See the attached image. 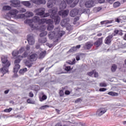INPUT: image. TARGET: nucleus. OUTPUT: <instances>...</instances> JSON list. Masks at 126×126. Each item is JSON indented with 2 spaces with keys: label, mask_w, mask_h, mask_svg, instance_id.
<instances>
[{
  "label": "nucleus",
  "mask_w": 126,
  "mask_h": 126,
  "mask_svg": "<svg viewBox=\"0 0 126 126\" xmlns=\"http://www.w3.org/2000/svg\"><path fill=\"white\" fill-rule=\"evenodd\" d=\"M64 35H65V32L61 30V27L59 26L55 28L54 31L50 32L48 37L50 40H55L54 42L58 43Z\"/></svg>",
  "instance_id": "f257e3e1"
},
{
  "label": "nucleus",
  "mask_w": 126,
  "mask_h": 126,
  "mask_svg": "<svg viewBox=\"0 0 126 126\" xmlns=\"http://www.w3.org/2000/svg\"><path fill=\"white\" fill-rule=\"evenodd\" d=\"M42 19H40V18L38 16H35L32 19L26 20L25 21V23L26 24H29V25L31 27L32 30H37L39 29V26L37 24H34L33 23H38L40 25L42 24Z\"/></svg>",
  "instance_id": "f03ea898"
},
{
  "label": "nucleus",
  "mask_w": 126,
  "mask_h": 126,
  "mask_svg": "<svg viewBox=\"0 0 126 126\" xmlns=\"http://www.w3.org/2000/svg\"><path fill=\"white\" fill-rule=\"evenodd\" d=\"M123 34L124 33H123V31L122 30H118L115 29L112 34L109 35L105 38L104 43L107 45H109V44H111V42H112L113 37L117 36V35H119V36H123Z\"/></svg>",
  "instance_id": "7ed1b4c3"
},
{
  "label": "nucleus",
  "mask_w": 126,
  "mask_h": 126,
  "mask_svg": "<svg viewBox=\"0 0 126 126\" xmlns=\"http://www.w3.org/2000/svg\"><path fill=\"white\" fill-rule=\"evenodd\" d=\"M49 13H51L50 17L52 19H54L56 25L59 24L61 22V17H60L59 15L57 13L58 12V8L55 7L49 10Z\"/></svg>",
  "instance_id": "20e7f679"
},
{
  "label": "nucleus",
  "mask_w": 126,
  "mask_h": 126,
  "mask_svg": "<svg viewBox=\"0 0 126 126\" xmlns=\"http://www.w3.org/2000/svg\"><path fill=\"white\" fill-rule=\"evenodd\" d=\"M28 56V52H25L22 55H19L17 56V59H16L14 61V64H19L20 63V62H21V60H23V59H25V58H27Z\"/></svg>",
  "instance_id": "39448f33"
},
{
  "label": "nucleus",
  "mask_w": 126,
  "mask_h": 126,
  "mask_svg": "<svg viewBox=\"0 0 126 126\" xmlns=\"http://www.w3.org/2000/svg\"><path fill=\"white\" fill-rule=\"evenodd\" d=\"M1 62L3 64V66L9 67L10 66V62L8 61V60H7V57L6 56H2L1 58Z\"/></svg>",
  "instance_id": "423d86ee"
},
{
  "label": "nucleus",
  "mask_w": 126,
  "mask_h": 126,
  "mask_svg": "<svg viewBox=\"0 0 126 126\" xmlns=\"http://www.w3.org/2000/svg\"><path fill=\"white\" fill-rule=\"evenodd\" d=\"M45 10L46 9L44 8H40L35 9L34 11V12L36 13V15H38L39 16H41V17H43Z\"/></svg>",
  "instance_id": "0eeeda50"
},
{
  "label": "nucleus",
  "mask_w": 126,
  "mask_h": 126,
  "mask_svg": "<svg viewBox=\"0 0 126 126\" xmlns=\"http://www.w3.org/2000/svg\"><path fill=\"white\" fill-rule=\"evenodd\" d=\"M28 60L30 61V62H35L37 61L38 55H37L35 53L32 54L28 56Z\"/></svg>",
  "instance_id": "6e6552de"
},
{
  "label": "nucleus",
  "mask_w": 126,
  "mask_h": 126,
  "mask_svg": "<svg viewBox=\"0 0 126 126\" xmlns=\"http://www.w3.org/2000/svg\"><path fill=\"white\" fill-rule=\"evenodd\" d=\"M79 13V10L77 8H74L70 11L69 15L71 17H75L77 15H78Z\"/></svg>",
  "instance_id": "1a4fd4ad"
},
{
  "label": "nucleus",
  "mask_w": 126,
  "mask_h": 126,
  "mask_svg": "<svg viewBox=\"0 0 126 126\" xmlns=\"http://www.w3.org/2000/svg\"><path fill=\"white\" fill-rule=\"evenodd\" d=\"M10 6L12 7H19L20 6V2L16 0H11Z\"/></svg>",
  "instance_id": "9d476101"
},
{
  "label": "nucleus",
  "mask_w": 126,
  "mask_h": 126,
  "mask_svg": "<svg viewBox=\"0 0 126 126\" xmlns=\"http://www.w3.org/2000/svg\"><path fill=\"white\" fill-rule=\"evenodd\" d=\"M73 0H74V2L70 5V7H74L78 3L79 0H65V1L68 4H70V3H72Z\"/></svg>",
  "instance_id": "9b49d317"
},
{
  "label": "nucleus",
  "mask_w": 126,
  "mask_h": 126,
  "mask_svg": "<svg viewBox=\"0 0 126 126\" xmlns=\"http://www.w3.org/2000/svg\"><path fill=\"white\" fill-rule=\"evenodd\" d=\"M106 112H107V109L104 108H100L97 110L96 115L98 116V117H100L102 115H104Z\"/></svg>",
  "instance_id": "f8f14e48"
},
{
  "label": "nucleus",
  "mask_w": 126,
  "mask_h": 126,
  "mask_svg": "<svg viewBox=\"0 0 126 126\" xmlns=\"http://www.w3.org/2000/svg\"><path fill=\"white\" fill-rule=\"evenodd\" d=\"M31 1L35 4L40 5V4H46V0H31Z\"/></svg>",
  "instance_id": "ddd939ff"
},
{
  "label": "nucleus",
  "mask_w": 126,
  "mask_h": 126,
  "mask_svg": "<svg viewBox=\"0 0 126 126\" xmlns=\"http://www.w3.org/2000/svg\"><path fill=\"white\" fill-rule=\"evenodd\" d=\"M28 42L29 45L32 46L35 44V39H34V37L30 35H28Z\"/></svg>",
  "instance_id": "4468645a"
},
{
  "label": "nucleus",
  "mask_w": 126,
  "mask_h": 126,
  "mask_svg": "<svg viewBox=\"0 0 126 126\" xmlns=\"http://www.w3.org/2000/svg\"><path fill=\"white\" fill-rule=\"evenodd\" d=\"M102 43H103V37H101L100 38H99L98 40L96 41L94 43V45L96 47L98 48V47H100L101 45H102Z\"/></svg>",
  "instance_id": "2eb2a0df"
},
{
  "label": "nucleus",
  "mask_w": 126,
  "mask_h": 126,
  "mask_svg": "<svg viewBox=\"0 0 126 126\" xmlns=\"http://www.w3.org/2000/svg\"><path fill=\"white\" fill-rule=\"evenodd\" d=\"M68 13H69V10H68L59 11V15H61L62 17H65L67 16V15H68Z\"/></svg>",
  "instance_id": "dca6fc26"
},
{
  "label": "nucleus",
  "mask_w": 126,
  "mask_h": 126,
  "mask_svg": "<svg viewBox=\"0 0 126 126\" xmlns=\"http://www.w3.org/2000/svg\"><path fill=\"white\" fill-rule=\"evenodd\" d=\"M85 5L86 7H87L88 8L93 7V6H94V1H93V0L86 1L85 3Z\"/></svg>",
  "instance_id": "f3484780"
},
{
  "label": "nucleus",
  "mask_w": 126,
  "mask_h": 126,
  "mask_svg": "<svg viewBox=\"0 0 126 126\" xmlns=\"http://www.w3.org/2000/svg\"><path fill=\"white\" fill-rule=\"evenodd\" d=\"M0 72L3 74L1 76H3L5 73H7L8 72V67L3 66V67L0 68Z\"/></svg>",
  "instance_id": "a211bd4d"
},
{
  "label": "nucleus",
  "mask_w": 126,
  "mask_h": 126,
  "mask_svg": "<svg viewBox=\"0 0 126 126\" xmlns=\"http://www.w3.org/2000/svg\"><path fill=\"white\" fill-rule=\"evenodd\" d=\"M40 21L42 22V24H44V23H46V24H53L54 23V22L52 21L51 19H41V20Z\"/></svg>",
  "instance_id": "6ab92c4d"
},
{
  "label": "nucleus",
  "mask_w": 126,
  "mask_h": 126,
  "mask_svg": "<svg viewBox=\"0 0 126 126\" xmlns=\"http://www.w3.org/2000/svg\"><path fill=\"white\" fill-rule=\"evenodd\" d=\"M93 46V42L91 41H89L87 42L85 44V48L87 50H90L91 47Z\"/></svg>",
  "instance_id": "aec40b11"
},
{
  "label": "nucleus",
  "mask_w": 126,
  "mask_h": 126,
  "mask_svg": "<svg viewBox=\"0 0 126 126\" xmlns=\"http://www.w3.org/2000/svg\"><path fill=\"white\" fill-rule=\"evenodd\" d=\"M18 12H19L18 10L15 9H13L11 10L9 12V14H10V15H16V14H17Z\"/></svg>",
  "instance_id": "412c9836"
},
{
  "label": "nucleus",
  "mask_w": 126,
  "mask_h": 126,
  "mask_svg": "<svg viewBox=\"0 0 126 126\" xmlns=\"http://www.w3.org/2000/svg\"><path fill=\"white\" fill-rule=\"evenodd\" d=\"M114 22V20H105V21H103L100 22V24L101 25H104V24H110L111 23H113Z\"/></svg>",
  "instance_id": "4be33fe9"
},
{
  "label": "nucleus",
  "mask_w": 126,
  "mask_h": 126,
  "mask_svg": "<svg viewBox=\"0 0 126 126\" xmlns=\"http://www.w3.org/2000/svg\"><path fill=\"white\" fill-rule=\"evenodd\" d=\"M67 19H63L61 21V25L62 27H64V26H66L67 25Z\"/></svg>",
  "instance_id": "5701e85b"
},
{
  "label": "nucleus",
  "mask_w": 126,
  "mask_h": 126,
  "mask_svg": "<svg viewBox=\"0 0 126 126\" xmlns=\"http://www.w3.org/2000/svg\"><path fill=\"white\" fill-rule=\"evenodd\" d=\"M22 4L27 7H31V3L29 1H24L22 2Z\"/></svg>",
  "instance_id": "b1692460"
},
{
  "label": "nucleus",
  "mask_w": 126,
  "mask_h": 126,
  "mask_svg": "<svg viewBox=\"0 0 126 126\" xmlns=\"http://www.w3.org/2000/svg\"><path fill=\"white\" fill-rule=\"evenodd\" d=\"M20 68V65L19 64H15V66L14 67V72L15 73L18 71Z\"/></svg>",
  "instance_id": "393cba45"
},
{
  "label": "nucleus",
  "mask_w": 126,
  "mask_h": 126,
  "mask_svg": "<svg viewBox=\"0 0 126 126\" xmlns=\"http://www.w3.org/2000/svg\"><path fill=\"white\" fill-rule=\"evenodd\" d=\"M54 27H55L54 26V25H53V24H49L47 27V30L48 31H52V30H53Z\"/></svg>",
  "instance_id": "a878e982"
},
{
  "label": "nucleus",
  "mask_w": 126,
  "mask_h": 126,
  "mask_svg": "<svg viewBox=\"0 0 126 126\" xmlns=\"http://www.w3.org/2000/svg\"><path fill=\"white\" fill-rule=\"evenodd\" d=\"M60 7L62 9H65V8H66V3H65V1H63L61 2V4H60Z\"/></svg>",
  "instance_id": "bb28decb"
},
{
  "label": "nucleus",
  "mask_w": 126,
  "mask_h": 126,
  "mask_svg": "<svg viewBox=\"0 0 126 126\" xmlns=\"http://www.w3.org/2000/svg\"><path fill=\"white\" fill-rule=\"evenodd\" d=\"M33 15H34L33 12L30 11H27L25 14V16H26V17H32Z\"/></svg>",
  "instance_id": "cd10ccee"
},
{
  "label": "nucleus",
  "mask_w": 126,
  "mask_h": 126,
  "mask_svg": "<svg viewBox=\"0 0 126 126\" xmlns=\"http://www.w3.org/2000/svg\"><path fill=\"white\" fill-rule=\"evenodd\" d=\"M47 5L48 8H52V7L54 6V1H52L51 0L48 1Z\"/></svg>",
  "instance_id": "c85d7f7f"
},
{
  "label": "nucleus",
  "mask_w": 126,
  "mask_h": 126,
  "mask_svg": "<svg viewBox=\"0 0 126 126\" xmlns=\"http://www.w3.org/2000/svg\"><path fill=\"white\" fill-rule=\"evenodd\" d=\"M46 54H47V52L46 51H44V52L40 53L39 55V58L44 59V58H45V56H46Z\"/></svg>",
  "instance_id": "c756f323"
},
{
  "label": "nucleus",
  "mask_w": 126,
  "mask_h": 126,
  "mask_svg": "<svg viewBox=\"0 0 126 126\" xmlns=\"http://www.w3.org/2000/svg\"><path fill=\"white\" fill-rule=\"evenodd\" d=\"M19 54V52L17 50H15L12 52V56L14 57V58H15V57H17Z\"/></svg>",
  "instance_id": "7c9ffc66"
},
{
  "label": "nucleus",
  "mask_w": 126,
  "mask_h": 126,
  "mask_svg": "<svg viewBox=\"0 0 126 126\" xmlns=\"http://www.w3.org/2000/svg\"><path fill=\"white\" fill-rule=\"evenodd\" d=\"M117 68H118V66L117 65H116V64H112L111 69L112 72H115L116 70H117Z\"/></svg>",
  "instance_id": "2f4dec72"
},
{
  "label": "nucleus",
  "mask_w": 126,
  "mask_h": 126,
  "mask_svg": "<svg viewBox=\"0 0 126 126\" xmlns=\"http://www.w3.org/2000/svg\"><path fill=\"white\" fill-rule=\"evenodd\" d=\"M26 71H27V68L25 67L22 69H21L19 71V73H20V74H24V73H25V72H26Z\"/></svg>",
  "instance_id": "473e14b6"
},
{
  "label": "nucleus",
  "mask_w": 126,
  "mask_h": 126,
  "mask_svg": "<svg viewBox=\"0 0 126 126\" xmlns=\"http://www.w3.org/2000/svg\"><path fill=\"white\" fill-rule=\"evenodd\" d=\"M38 41L39 43H41V44H45V43L47 42V38L46 37L41 38H40L38 40Z\"/></svg>",
  "instance_id": "72a5a7b5"
},
{
  "label": "nucleus",
  "mask_w": 126,
  "mask_h": 126,
  "mask_svg": "<svg viewBox=\"0 0 126 126\" xmlns=\"http://www.w3.org/2000/svg\"><path fill=\"white\" fill-rule=\"evenodd\" d=\"M3 10H11V6L9 5H5L3 6L2 8Z\"/></svg>",
  "instance_id": "f704fd0d"
},
{
  "label": "nucleus",
  "mask_w": 126,
  "mask_h": 126,
  "mask_svg": "<svg viewBox=\"0 0 126 126\" xmlns=\"http://www.w3.org/2000/svg\"><path fill=\"white\" fill-rule=\"evenodd\" d=\"M25 64L26 65V66H28L29 68L31 67V66H32V64H33V63H30V61H27L25 63Z\"/></svg>",
  "instance_id": "c9c22d12"
},
{
  "label": "nucleus",
  "mask_w": 126,
  "mask_h": 126,
  "mask_svg": "<svg viewBox=\"0 0 126 126\" xmlns=\"http://www.w3.org/2000/svg\"><path fill=\"white\" fill-rule=\"evenodd\" d=\"M47 98H48L47 95L44 94L41 97H39V101H40V102H43V101H45V100H46Z\"/></svg>",
  "instance_id": "e433bc0d"
},
{
  "label": "nucleus",
  "mask_w": 126,
  "mask_h": 126,
  "mask_svg": "<svg viewBox=\"0 0 126 126\" xmlns=\"http://www.w3.org/2000/svg\"><path fill=\"white\" fill-rule=\"evenodd\" d=\"M108 95H110V96H118L119 95V94L114 92H108Z\"/></svg>",
  "instance_id": "4c0bfd02"
},
{
  "label": "nucleus",
  "mask_w": 126,
  "mask_h": 126,
  "mask_svg": "<svg viewBox=\"0 0 126 126\" xmlns=\"http://www.w3.org/2000/svg\"><path fill=\"white\" fill-rule=\"evenodd\" d=\"M59 94L60 97H63L64 96V92H63V90H60Z\"/></svg>",
  "instance_id": "58836bf2"
},
{
  "label": "nucleus",
  "mask_w": 126,
  "mask_h": 126,
  "mask_svg": "<svg viewBox=\"0 0 126 126\" xmlns=\"http://www.w3.org/2000/svg\"><path fill=\"white\" fill-rule=\"evenodd\" d=\"M47 34H48V32H47V31H45L43 32L40 33L39 36L41 37H45V36H47Z\"/></svg>",
  "instance_id": "ea45409f"
},
{
  "label": "nucleus",
  "mask_w": 126,
  "mask_h": 126,
  "mask_svg": "<svg viewBox=\"0 0 126 126\" xmlns=\"http://www.w3.org/2000/svg\"><path fill=\"white\" fill-rule=\"evenodd\" d=\"M25 48H24V47H21L18 51L19 54H22L23 52H25Z\"/></svg>",
  "instance_id": "a19ab883"
},
{
  "label": "nucleus",
  "mask_w": 126,
  "mask_h": 126,
  "mask_svg": "<svg viewBox=\"0 0 126 126\" xmlns=\"http://www.w3.org/2000/svg\"><path fill=\"white\" fill-rule=\"evenodd\" d=\"M66 27L68 31H70V30H72V26L68 24H67V25L66 26Z\"/></svg>",
  "instance_id": "79ce46f5"
},
{
  "label": "nucleus",
  "mask_w": 126,
  "mask_h": 126,
  "mask_svg": "<svg viewBox=\"0 0 126 126\" xmlns=\"http://www.w3.org/2000/svg\"><path fill=\"white\" fill-rule=\"evenodd\" d=\"M94 71H95V70H93L91 72H88L87 73V75H88L89 76H92V75H93V74H94Z\"/></svg>",
  "instance_id": "37998d69"
},
{
  "label": "nucleus",
  "mask_w": 126,
  "mask_h": 126,
  "mask_svg": "<svg viewBox=\"0 0 126 126\" xmlns=\"http://www.w3.org/2000/svg\"><path fill=\"white\" fill-rule=\"evenodd\" d=\"M121 5V3L119 2H115L113 4L114 7H119V6Z\"/></svg>",
  "instance_id": "c03bdc74"
},
{
  "label": "nucleus",
  "mask_w": 126,
  "mask_h": 126,
  "mask_svg": "<svg viewBox=\"0 0 126 126\" xmlns=\"http://www.w3.org/2000/svg\"><path fill=\"white\" fill-rule=\"evenodd\" d=\"M11 111H12V108H9V109H4L3 111L5 113H10V112H11Z\"/></svg>",
  "instance_id": "a18cd8bd"
},
{
  "label": "nucleus",
  "mask_w": 126,
  "mask_h": 126,
  "mask_svg": "<svg viewBox=\"0 0 126 126\" xmlns=\"http://www.w3.org/2000/svg\"><path fill=\"white\" fill-rule=\"evenodd\" d=\"M49 107L50 106L48 105H43L40 107V109L41 110H45V109H47V108H49Z\"/></svg>",
  "instance_id": "49530a36"
},
{
  "label": "nucleus",
  "mask_w": 126,
  "mask_h": 126,
  "mask_svg": "<svg viewBox=\"0 0 126 126\" xmlns=\"http://www.w3.org/2000/svg\"><path fill=\"white\" fill-rule=\"evenodd\" d=\"M99 86L100 87H106L107 86V84L105 83H100Z\"/></svg>",
  "instance_id": "de8ad7c7"
},
{
  "label": "nucleus",
  "mask_w": 126,
  "mask_h": 126,
  "mask_svg": "<svg viewBox=\"0 0 126 126\" xmlns=\"http://www.w3.org/2000/svg\"><path fill=\"white\" fill-rule=\"evenodd\" d=\"M20 13H23V12H26V10L24 8H22L19 11Z\"/></svg>",
  "instance_id": "09e8293b"
},
{
  "label": "nucleus",
  "mask_w": 126,
  "mask_h": 126,
  "mask_svg": "<svg viewBox=\"0 0 126 126\" xmlns=\"http://www.w3.org/2000/svg\"><path fill=\"white\" fill-rule=\"evenodd\" d=\"M65 70L66 71H69V70H71V68L70 66H67L65 67Z\"/></svg>",
  "instance_id": "8fccbe9b"
},
{
  "label": "nucleus",
  "mask_w": 126,
  "mask_h": 126,
  "mask_svg": "<svg viewBox=\"0 0 126 126\" xmlns=\"http://www.w3.org/2000/svg\"><path fill=\"white\" fill-rule=\"evenodd\" d=\"M94 77L96 78L99 76V74H98V72H96V71H94Z\"/></svg>",
  "instance_id": "3c124183"
},
{
  "label": "nucleus",
  "mask_w": 126,
  "mask_h": 126,
  "mask_svg": "<svg viewBox=\"0 0 126 126\" xmlns=\"http://www.w3.org/2000/svg\"><path fill=\"white\" fill-rule=\"evenodd\" d=\"M80 47H81V46L80 45H77L76 47H73L72 49L73 50H76V49H80Z\"/></svg>",
  "instance_id": "603ef678"
},
{
  "label": "nucleus",
  "mask_w": 126,
  "mask_h": 126,
  "mask_svg": "<svg viewBox=\"0 0 126 126\" xmlns=\"http://www.w3.org/2000/svg\"><path fill=\"white\" fill-rule=\"evenodd\" d=\"M106 90H107V89L102 88L99 89V91H100V92H104V91H106Z\"/></svg>",
  "instance_id": "864d4df0"
},
{
  "label": "nucleus",
  "mask_w": 126,
  "mask_h": 126,
  "mask_svg": "<svg viewBox=\"0 0 126 126\" xmlns=\"http://www.w3.org/2000/svg\"><path fill=\"white\" fill-rule=\"evenodd\" d=\"M29 97H30L31 98H33V97H34V94L32 92H30Z\"/></svg>",
  "instance_id": "5fc2aeb1"
},
{
  "label": "nucleus",
  "mask_w": 126,
  "mask_h": 126,
  "mask_svg": "<svg viewBox=\"0 0 126 126\" xmlns=\"http://www.w3.org/2000/svg\"><path fill=\"white\" fill-rule=\"evenodd\" d=\"M40 29L42 30L43 31H45L46 30V26H40Z\"/></svg>",
  "instance_id": "6e6d98bb"
},
{
  "label": "nucleus",
  "mask_w": 126,
  "mask_h": 126,
  "mask_svg": "<svg viewBox=\"0 0 126 126\" xmlns=\"http://www.w3.org/2000/svg\"><path fill=\"white\" fill-rule=\"evenodd\" d=\"M65 95H69L70 94V92L68 90H66L64 92Z\"/></svg>",
  "instance_id": "4d7b16f0"
},
{
  "label": "nucleus",
  "mask_w": 126,
  "mask_h": 126,
  "mask_svg": "<svg viewBox=\"0 0 126 126\" xmlns=\"http://www.w3.org/2000/svg\"><path fill=\"white\" fill-rule=\"evenodd\" d=\"M78 20H79V17H76L74 19V22H77V21H78Z\"/></svg>",
  "instance_id": "13d9d810"
},
{
  "label": "nucleus",
  "mask_w": 126,
  "mask_h": 126,
  "mask_svg": "<svg viewBox=\"0 0 126 126\" xmlns=\"http://www.w3.org/2000/svg\"><path fill=\"white\" fill-rule=\"evenodd\" d=\"M27 102L29 104H32V100H31V99L30 98L28 99Z\"/></svg>",
  "instance_id": "bf43d9fd"
},
{
  "label": "nucleus",
  "mask_w": 126,
  "mask_h": 126,
  "mask_svg": "<svg viewBox=\"0 0 126 126\" xmlns=\"http://www.w3.org/2000/svg\"><path fill=\"white\" fill-rule=\"evenodd\" d=\"M48 16H50V14L49 13H45L43 15V17H48Z\"/></svg>",
  "instance_id": "052dcab7"
},
{
  "label": "nucleus",
  "mask_w": 126,
  "mask_h": 126,
  "mask_svg": "<svg viewBox=\"0 0 126 126\" xmlns=\"http://www.w3.org/2000/svg\"><path fill=\"white\" fill-rule=\"evenodd\" d=\"M31 48V47H30V46L27 45L26 47V50H27V51H29L30 50Z\"/></svg>",
  "instance_id": "680f3d73"
},
{
  "label": "nucleus",
  "mask_w": 126,
  "mask_h": 126,
  "mask_svg": "<svg viewBox=\"0 0 126 126\" xmlns=\"http://www.w3.org/2000/svg\"><path fill=\"white\" fill-rule=\"evenodd\" d=\"M80 101H81V98H79L75 101V103H78V102H80Z\"/></svg>",
  "instance_id": "e2e57ef3"
},
{
  "label": "nucleus",
  "mask_w": 126,
  "mask_h": 126,
  "mask_svg": "<svg viewBox=\"0 0 126 126\" xmlns=\"http://www.w3.org/2000/svg\"><path fill=\"white\" fill-rule=\"evenodd\" d=\"M35 49H40V44H39L38 43L36 44V46H35Z\"/></svg>",
  "instance_id": "0e129e2a"
},
{
  "label": "nucleus",
  "mask_w": 126,
  "mask_h": 126,
  "mask_svg": "<svg viewBox=\"0 0 126 126\" xmlns=\"http://www.w3.org/2000/svg\"><path fill=\"white\" fill-rule=\"evenodd\" d=\"M115 22H118V23H120V22H121V19L117 18L115 19Z\"/></svg>",
  "instance_id": "69168bd1"
},
{
  "label": "nucleus",
  "mask_w": 126,
  "mask_h": 126,
  "mask_svg": "<svg viewBox=\"0 0 126 126\" xmlns=\"http://www.w3.org/2000/svg\"><path fill=\"white\" fill-rule=\"evenodd\" d=\"M98 2L99 3H103V2H105V0H98Z\"/></svg>",
  "instance_id": "338daca9"
},
{
  "label": "nucleus",
  "mask_w": 126,
  "mask_h": 126,
  "mask_svg": "<svg viewBox=\"0 0 126 126\" xmlns=\"http://www.w3.org/2000/svg\"><path fill=\"white\" fill-rule=\"evenodd\" d=\"M76 61H79L80 60V57L78 55L76 57Z\"/></svg>",
  "instance_id": "774afa93"
}]
</instances>
